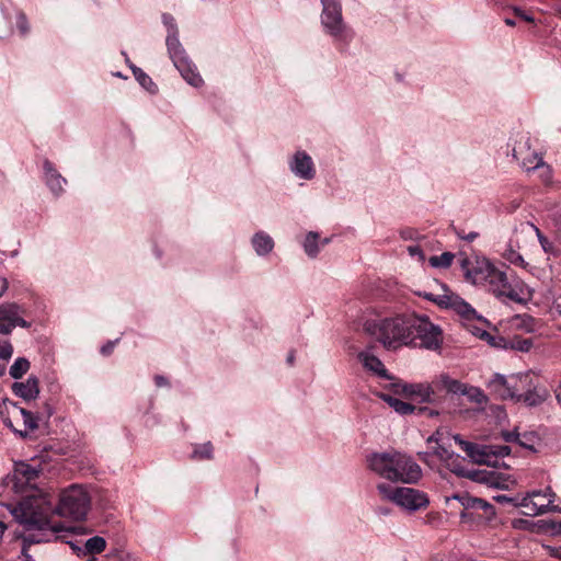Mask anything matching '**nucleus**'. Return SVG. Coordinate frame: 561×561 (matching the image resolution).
<instances>
[{
    "mask_svg": "<svg viewBox=\"0 0 561 561\" xmlns=\"http://www.w3.org/2000/svg\"><path fill=\"white\" fill-rule=\"evenodd\" d=\"M358 359L360 360V363L367 370L376 374L378 377L389 379V380L392 379L391 376L388 375V371L385 368V365L382 364V362L378 357L373 355L370 352H368V351L360 352L358 354Z\"/></svg>",
    "mask_w": 561,
    "mask_h": 561,
    "instance_id": "412c9836",
    "label": "nucleus"
},
{
    "mask_svg": "<svg viewBox=\"0 0 561 561\" xmlns=\"http://www.w3.org/2000/svg\"><path fill=\"white\" fill-rule=\"evenodd\" d=\"M433 385L436 389H444L448 393L461 394L465 392L467 383H463L457 379L451 378L447 374H440L435 377Z\"/></svg>",
    "mask_w": 561,
    "mask_h": 561,
    "instance_id": "4be33fe9",
    "label": "nucleus"
},
{
    "mask_svg": "<svg viewBox=\"0 0 561 561\" xmlns=\"http://www.w3.org/2000/svg\"><path fill=\"white\" fill-rule=\"evenodd\" d=\"M290 171L301 180L310 181L316 176V167L312 158L304 150H298L289 160Z\"/></svg>",
    "mask_w": 561,
    "mask_h": 561,
    "instance_id": "dca6fc26",
    "label": "nucleus"
},
{
    "mask_svg": "<svg viewBox=\"0 0 561 561\" xmlns=\"http://www.w3.org/2000/svg\"><path fill=\"white\" fill-rule=\"evenodd\" d=\"M472 333L477 336H479L481 340L486 341L491 345H496L495 343V336H493L491 333H489L483 328L472 325Z\"/></svg>",
    "mask_w": 561,
    "mask_h": 561,
    "instance_id": "ea45409f",
    "label": "nucleus"
},
{
    "mask_svg": "<svg viewBox=\"0 0 561 561\" xmlns=\"http://www.w3.org/2000/svg\"><path fill=\"white\" fill-rule=\"evenodd\" d=\"M442 287L444 288L443 295L436 296L432 293H424L422 296L430 301L436 302L440 307L453 309L468 323L474 321L481 324L486 323V320L478 314L477 311L460 296L450 291L445 285H442Z\"/></svg>",
    "mask_w": 561,
    "mask_h": 561,
    "instance_id": "9d476101",
    "label": "nucleus"
},
{
    "mask_svg": "<svg viewBox=\"0 0 561 561\" xmlns=\"http://www.w3.org/2000/svg\"><path fill=\"white\" fill-rule=\"evenodd\" d=\"M531 505H533L531 513L534 515H542L547 512H560L561 513V507L553 505L552 499H548L547 503H538V502L531 501Z\"/></svg>",
    "mask_w": 561,
    "mask_h": 561,
    "instance_id": "72a5a7b5",
    "label": "nucleus"
},
{
    "mask_svg": "<svg viewBox=\"0 0 561 561\" xmlns=\"http://www.w3.org/2000/svg\"><path fill=\"white\" fill-rule=\"evenodd\" d=\"M43 168L46 185L54 195L59 196L64 192L67 180L54 168L49 160L44 161Z\"/></svg>",
    "mask_w": 561,
    "mask_h": 561,
    "instance_id": "a211bd4d",
    "label": "nucleus"
},
{
    "mask_svg": "<svg viewBox=\"0 0 561 561\" xmlns=\"http://www.w3.org/2000/svg\"><path fill=\"white\" fill-rule=\"evenodd\" d=\"M456 234L459 239L468 241V242H472L473 240H476L479 237V233L476 231L465 233L463 230H456Z\"/></svg>",
    "mask_w": 561,
    "mask_h": 561,
    "instance_id": "49530a36",
    "label": "nucleus"
},
{
    "mask_svg": "<svg viewBox=\"0 0 561 561\" xmlns=\"http://www.w3.org/2000/svg\"><path fill=\"white\" fill-rule=\"evenodd\" d=\"M380 398L388 403L390 408H392L397 413L401 415H407L413 413L415 410L422 412L423 408H416L408 402H404L398 398H394L390 394H381Z\"/></svg>",
    "mask_w": 561,
    "mask_h": 561,
    "instance_id": "bb28decb",
    "label": "nucleus"
},
{
    "mask_svg": "<svg viewBox=\"0 0 561 561\" xmlns=\"http://www.w3.org/2000/svg\"><path fill=\"white\" fill-rule=\"evenodd\" d=\"M213 457V446L210 443H205L195 447L193 458L195 459H210Z\"/></svg>",
    "mask_w": 561,
    "mask_h": 561,
    "instance_id": "e433bc0d",
    "label": "nucleus"
},
{
    "mask_svg": "<svg viewBox=\"0 0 561 561\" xmlns=\"http://www.w3.org/2000/svg\"><path fill=\"white\" fill-rule=\"evenodd\" d=\"M25 309L16 302L0 305V333L10 334L16 327L28 329L31 322L24 319Z\"/></svg>",
    "mask_w": 561,
    "mask_h": 561,
    "instance_id": "f8f14e48",
    "label": "nucleus"
},
{
    "mask_svg": "<svg viewBox=\"0 0 561 561\" xmlns=\"http://www.w3.org/2000/svg\"><path fill=\"white\" fill-rule=\"evenodd\" d=\"M13 354V346L10 342H0V360L8 363Z\"/></svg>",
    "mask_w": 561,
    "mask_h": 561,
    "instance_id": "79ce46f5",
    "label": "nucleus"
},
{
    "mask_svg": "<svg viewBox=\"0 0 561 561\" xmlns=\"http://www.w3.org/2000/svg\"><path fill=\"white\" fill-rule=\"evenodd\" d=\"M547 398L548 391L545 387L531 383V387H527L524 394L518 397V402H524L528 407H536L541 404Z\"/></svg>",
    "mask_w": 561,
    "mask_h": 561,
    "instance_id": "b1692460",
    "label": "nucleus"
},
{
    "mask_svg": "<svg viewBox=\"0 0 561 561\" xmlns=\"http://www.w3.org/2000/svg\"><path fill=\"white\" fill-rule=\"evenodd\" d=\"M512 386L510 388L512 392L511 400L518 402V397L524 394L527 387H531V376L530 374H517L511 375Z\"/></svg>",
    "mask_w": 561,
    "mask_h": 561,
    "instance_id": "a878e982",
    "label": "nucleus"
},
{
    "mask_svg": "<svg viewBox=\"0 0 561 561\" xmlns=\"http://www.w3.org/2000/svg\"><path fill=\"white\" fill-rule=\"evenodd\" d=\"M505 23H506L507 25H515V22H514L513 20H511V19H506V20H505Z\"/></svg>",
    "mask_w": 561,
    "mask_h": 561,
    "instance_id": "052dcab7",
    "label": "nucleus"
},
{
    "mask_svg": "<svg viewBox=\"0 0 561 561\" xmlns=\"http://www.w3.org/2000/svg\"><path fill=\"white\" fill-rule=\"evenodd\" d=\"M321 4L320 21L323 32L335 45L347 47L355 33L343 19L341 0H321Z\"/></svg>",
    "mask_w": 561,
    "mask_h": 561,
    "instance_id": "39448f33",
    "label": "nucleus"
},
{
    "mask_svg": "<svg viewBox=\"0 0 561 561\" xmlns=\"http://www.w3.org/2000/svg\"><path fill=\"white\" fill-rule=\"evenodd\" d=\"M377 490L382 499L389 500L396 504V496L398 493V488H392L387 483H379L377 485Z\"/></svg>",
    "mask_w": 561,
    "mask_h": 561,
    "instance_id": "4c0bfd02",
    "label": "nucleus"
},
{
    "mask_svg": "<svg viewBox=\"0 0 561 561\" xmlns=\"http://www.w3.org/2000/svg\"><path fill=\"white\" fill-rule=\"evenodd\" d=\"M499 502L510 501L505 495H500L495 497Z\"/></svg>",
    "mask_w": 561,
    "mask_h": 561,
    "instance_id": "13d9d810",
    "label": "nucleus"
},
{
    "mask_svg": "<svg viewBox=\"0 0 561 561\" xmlns=\"http://www.w3.org/2000/svg\"><path fill=\"white\" fill-rule=\"evenodd\" d=\"M318 238V233L309 232L305 239L304 249L310 257H314L319 253Z\"/></svg>",
    "mask_w": 561,
    "mask_h": 561,
    "instance_id": "f704fd0d",
    "label": "nucleus"
},
{
    "mask_svg": "<svg viewBox=\"0 0 561 561\" xmlns=\"http://www.w3.org/2000/svg\"><path fill=\"white\" fill-rule=\"evenodd\" d=\"M455 254L451 252H444L440 255H433L430 257V264L437 268H447L451 265Z\"/></svg>",
    "mask_w": 561,
    "mask_h": 561,
    "instance_id": "2f4dec72",
    "label": "nucleus"
},
{
    "mask_svg": "<svg viewBox=\"0 0 561 561\" xmlns=\"http://www.w3.org/2000/svg\"><path fill=\"white\" fill-rule=\"evenodd\" d=\"M453 439L473 462L479 465L496 467L497 458L511 453L507 445H479L462 439L460 435H453Z\"/></svg>",
    "mask_w": 561,
    "mask_h": 561,
    "instance_id": "0eeeda50",
    "label": "nucleus"
},
{
    "mask_svg": "<svg viewBox=\"0 0 561 561\" xmlns=\"http://www.w3.org/2000/svg\"><path fill=\"white\" fill-rule=\"evenodd\" d=\"M7 370V363L3 360H0V377H2L5 374Z\"/></svg>",
    "mask_w": 561,
    "mask_h": 561,
    "instance_id": "4d7b16f0",
    "label": "nucleus"
},
{
    "mask_svg": "<svg viewBox=\"0 0 561 561\" xmlns=\"http://www.w3.org/2000/svg\"><path fill=\"white\" fill-rule=\"evenodd\" d=\"M9 283L5 277L0 276V297L8 290Z\"/></svg>",
    "mask_w": 561,
    "mask_h": 561,
    "instance_id": "864d4df0",
    "label": "nucleus"
},
{
    "mask_svg": "<svg viewBox=\"0 0 561 561\" xmlns=\"http://www.w3.org/2000/svg\"><path fill=\"white\" fill-rule=\"evenodd\" d=\"M71 548L77 552L78 556H91L101 553L106 548V540L103 537L94 536L89 538L83 547H79L77 545H71Z\"/></svg>",
    "mask_w": 561,
    "mask_h": 561,
    "instance_id": "5701e85b",
    "label": "nucleus"
},
{
    "mask_svg": "<svg viewBox=\"0 0 561 561\" xmlns=\"http://www.w3.org/2000/svg\"><path fill=\"white\" fill-rule=\"evenodd\" d=\"M533 343L529 340H523L518 343L517 348L522 352H528L531 347Z\"/></svg>",
    "mask_w": 561,
    "mask_h": 561,
    "instance_id": "3c124183",
    "label": "nucleus"
},
{
    "mask_svg": "<svg viewBox=\"0 0 561 561\" xmlns=\"http://www.w3.org/2000/svg\"><path fill=\"white\" fill-rule=\"evenodd\" d=\"M154 381H156V385L158 387H162V386H165L168 383L167 379L163 376H156L154 377Z\"/></svg>",
    "mask_w": 561,
    "mask_h": 561,
    "instance_id": "5fc2aeb1",
    "label": "nucleus"
},
{
    "mask_svg": "<svg viewBox=\"0 0 561 561\" xmlns=\"http://www.w3.org/2000/svg\"><path fill=\"white\" fill-rule=\"evenodd\" d=\"M466 278L474 285L488 284L490 291L499 299H508L518 304H527L533 299L534 290L520 279L510 280L504 271L495 267L490 261H477L471 268H466Z\"/></svg>",
    "mask_w": 561,
    "mask_h": 561,
    "instance_id": "f03ea898",
    "label": "nucleus"
},
{
    "mask_svg": "<svg viewBox=\"0 0 561 561\" xmlns=\"http://www.w3.org/2000/svg\"><path fill=\"white\" fill-rule=\"evenodd\" d=\"M550 311L552 314L561 316V299H557L552 302Z\"/></svg>",
    "mask_w": 561,
    "mask_h": 561,
    "instance_id": "8fccbe9b",
    "label": "nucleus"
},
{
    "mask_svg": "<svg viewBox=\"0 0 561 561\" xmlns=\"http://www.w3.org/2000/svg\"><path fill=\"white\" fill-rule=\"evenodd\" d=\"M511 376L506 377L501 374H494L493 377L488 382V388L490 389V391L495 393L499 398L503 400L511 399Z\"/></svg>",
    "mask_w": 561,
    "mask_h": 561,
    "instance_id": "aec40b11",
    "label": "nucleus"
},
{
    "mask_svg": "<svg viewBox=\"0 0 561 561\" xmlns=\"http://www.w3.org/2000/svg\"><path fill=\"white\" fill-rule=\"evenodd\" d=\"M16 26L22 35L27 34L28 32V24L26 16L23 13H19L16 16Z\"/></svg>",
    "mask_w": 561,
    "mask_h": 561,
    "instance_id": "37998d69",
    "label": "nucleus"
},
{
    "mask_svg": "<svg viewBox=\"0 0 561 561\" xmlns=\"http://www.w3.org/2000/svg\"><path fill=\"white\" fill-rule=\"evenodd\" d=\"M21 414L23 415V421H24V425L28 428V430H36L38 427V419L36 415H34L32 412L25 410V409H21Z\"/></svg>",
    "mask_w": 561,
    "mask_h": 561,
    "instance_id": "58836bf2",
    "label": "nucleus"
},
{
    "mask_svg": "<svg viewBox=\"0 0 561 561\" xmlns=\"http://www.w3.org/2000/svg\"><path fill=\"white\" fill-rule=\"evenodd\" d=\"M39 470L24 461L16 462L14 470L3 479V485L10 491L21 494L23 497L16 506L30 496H41L42 494L28 493L38 478Z\"/></svg>",
    "mask_w": 561,
    "mask_h": 561,
    "instance_id": "6e6552de",
    "label": "nucleus"
},
{
    "mask_svg": "<svg viewBox=\"0 0 561 561\" xmlns=\"http://www.w3.org/2000/svg\"><path fill=\"white\" fill-rule=\"evenodd\" d=\"M462 396H466L471 402H474L480 405L485 404L488 402L486 396L478 387L467 385Z\"/></svg>",
    "mask_w": 561,
    "mask_h": 561,
    "instance_id": "473e14b6",
    "label": "nucleus"
},
{
    "mask_svg": "<svg viewBox=\"0 0 561 561\" xmlns=\"http://www.w3.org/2000/svg\"><path fill=\"white\" fill-rule=\"evenodd\" d=\"M466 265H467V260H463L462 266L466 267Z\"/></svg>",
    "mask_w": 561,
    "mask_h": 561,
    "instance_id": "0e129e2a",
    "label": "nucleus"
},
{
    "mask_svg": "<svg viewBox=\"0 0 561 561\" xmlns=\"http://www.w3.org/2000/svg\"><path fill=\"white\" fill-rule=\"evenodd\" d=\"M165 44L170 58L183 79L193 87L202 85L203 79L199 73L196 72L195 66L187 58L185 49L180 43L179 33L168 34Z\"/></svg>",
    "mask_w": 561,
    "mask_h": 561,
    "instance_id": "1a4fd4ad",
    "label": "nucleus"
},
{
    "mask_svg": "<svg viewBox=\"0 0 561 561\" xmlns=\"http://www.w3.org/2000/svg\"><path fill=\"white\" fill-rule=\"evenodd\" d=\"M396 504L403 510L415 512L428 505L427 495L416 489L398 486Z\"/></svg>",
    "mask_w": 561,
    "mask_h": 561,
    "instance_id": "2eb2a0df",
    "label": "nucleus"
},
{
    "mask_svg": "<svg viewBox=\"0 0 561 561\" xmlns=\"http://www.w3.org/2000/svg\"><path fill=\"white\" fill-rule=\"evenodd\" d=\"M368 468L391 482L416 483L422 478V469L409 455L398 451L374 453L367 457Z\"/></svg>",
    "mask_w": 561,
    "mask_h": 561,
    "instance_id": "7ed1b4c3",
    "label": "nucleus"
},
{
    "mask_svg": "<svg viewBox=\"0 0 561 561\" xmlns=\"http://www.w3.org/2000/svg\"><path fill=\"white\" fill-rule=\"evenodd\" d=\"M536 232L538 236V240L543 249L545 252H551L552 251V243L540 232L539 229L536 228Z\"/></svg>",
    "mask_w": 561,
    "mask_h": 561,
    "instance_id": "c03bdc74",
    "label": "nucleus"
},
{
    "mask_svg": "<svg viewBox=\"0 0 561 561\" xmlns=\"http://www.w3.org/2000/svg\"><path fill=\"white\" fill-rule=\"evenodd\" d=\"M12 391L15 396L26 401L34 400L39 394L38 378L34 375H31L24 382H14L12 385Z\"/></svg>",
    "mask_w": 561,
    "mask_h": 561,
    "instance_id": "6ab92c4d",
    "label": "nucleus"
},
{
    "mask_svg": "<svg viewBox=\"0 0 561 561\" xmlns=\"http://www.w3.org/2000/svg\"><path fill=\"white\" fill-rule=\"evenodd\" d=\"M133 73L136 80L140 83V85L145 88L147 91L151 93H154L157 91V85L142 69L133 67Z\"/></svg>",
    "mask_w": 561,
    "mask_h": 561,
    "instance_id": "7c9ffc66",
    "label": "nucleus"
},
{
    "mask_svg": "<svg viewBox=\"0 0 561 561\" xmlns=\"http://www.w3.org/2000/svg\"><path fill=\"white\" fill-rule=\"evenodd\" d=\"M117 341L118 340L107 342L105 345L101 347V353L105 356L110 355L113 352Z\"/></svg>",
    "mask_w": 561,
    "mask_h": 561,
    "instance_id": "09e8293b",
    "label": "nucleus"
},
{
    "mask_svg": "<svg viewBox=\"0 0 561 561\" xmlns=\"http://www.w3.org/2000/svg\"><path fill=\"white\" fill-rule=\"evenodd\" d=\"M513 157L527 172L545 168L546 172L549 173V169L545 165L542 157L539 156L537 151L530 149L528 138L525 141H519V144L513 148Z\"/></svg>",
    "mask_w": 561,
    "mask_h": 561,
    "instance_id": "4468645a",
    "label": "nucleus"
},
{
    "mask_svg": "<svg viewBox=\"0 0 561 561\" xmlns=\"http://www.w3.org/2000/svg\"><path fill=\"white\" fill-rule=\"evenodd\" d=\"M252 245L257 255H266L273 250L274 241L267 233L260 231L253 236Z\"/></svg>",
    "mask_w": 561,
    "mask_h": 561,
    "instance_id": "cd10ccee",
    "label": "nucleus"
},
{
    "mask_svg": "<svg viewBox=\"0 0 561 561\" xmlns=\"http://www.w3.org/2000/svg\"><path fill=\"white\" fill-rule=\"evenodd\" d=\"M87 561H99L95 557H90Z\"/></svg>",
    "mask_w": 561,
    "mask_h": 561,
    "instance_id": "e2e57ef3",
    "label": "nucleus"
},
{
    "mask_svg": "<svg viewBox=\"0 0 561 561\" xmlns=\"http://www.w3.org/2000/svg\"><path fill=\"white\" fill-rule=\"evenodd\" d=\"M438 433L433 434L427 442L431 444L435 442L437 446L434 448L433 454L436 455L440 460L448 461L451 460V463L448 465L450 470L460 477H469L474 481L488 482L486 471H478V472H468L462 468V466L458 462L459 456L455 455L451 450L440 444V439L438 438Z\"/></svg>",
    "mask_w": 561,
    "mask_h": 561,
    "instance_id": "9b49d317",
    "label": "nucleus"
},
{
    "mask_svg": "<svg viewBox=\"0 0 561 561\" xmlns=\"http://www.w3.org/2000/svg\"><path fill=\"white\" fill-rule=\"evenodd\" d=\"M393 391L396 393L404 394L408 398L419 400L420 402L433 403L436 401L435 398V386L428 382H394L392 383Z\"/></svg>",
    "mask_w": 561,
    "mask_h": 561,
    "instance_id": "ddd939ff",
    "label": "nucleus"
},
{
    "mask_svg": "<svg viewBox=\"0 0 561 561\" xmlns=\"http://www.w3.org/2000/svg\"><path fill=\"white\" fill-rule=\"evenodd\" d=\"M523 18H524L526 21H529V22H530V21H533V19H531L530 16H528V15H523Z\"/></svg>",
    "mask_w": 561,
    "mask_h": 561,
    "instance_id": "680f3d73",
    "label": "nucleus"
},
{
    "mask_svg": "<svg viewBox=\"0 0 561 561\" xmlns=\"http://www.w3.org/2000/svg\"><path fill=\"white\" fill-rule=\"evenodd\" d=\"M503 257L508 261L510 263L514 264V265H517V266H525V260L524 257L519 254L518 251H516L512 243L507 244L505 250L503 251L502 253Z\"/></svg>",
    "mask_w": 561,
    "mask_h": 561,
    "instance_id": "c9c22d12",
    "label": "nucleus"
},
{
    "mask_svg": "<svg viewBox=\"0 0 561 561\" xmlns=\"http://www.w3.org/2000/svg\"><path fill=\"white\" fill-rule=\"evenodd\" d=\"M91 506V496L88 490L78 484H72L59 494L56 506L45 495L30 496L19 506H9L15 519L28 528L45 529L49 527L50 516L56 513L61 517L73 520L83 519Z\"/></svg>",
    "mask_w": 561,
    "mask_h": 561,
    "instance_id": "f257e3e1",
    "label": "nucleus"
},
{
    "mask_svg": "<svg viewBox=\"0 0 561 561\" xmlns=\"http://www.w3.org/2000/svg\"><path fill=\"white\" fill-rule=\"evenodd\" d=\"M30 369V362L24 357H19L11 365L9 373L14 379H20Z\"/></svg>",
    "mask_w": 561,
    "mask_h": 561,
    "instance_id": "c756f323",
    "label": "nucleus"
},
{
    "mask_svg": "<svg viewBox=\"0 0 561 561\" xmlns=\"http://www.w3.org/2000/svg\"><path fill=\"white\" fill-rule=\"evenodd\" d=\"M552 556L557 559L561 560V546L557 547L552 550Z\"/></svg>",
    "mask_w": 561,
    "mask_h": 561,
    "instance_id": "6e6d98bb",
    "label": "nucleus"
},
{
    "mask_svg": "<svg viewBox=\"0 0 561 561\" xmlns=\"http://www.w3.org/2000/svg\"><path fill=\"white\" fill-rule=\"evenodd\" d=\"M411 313L397 314L380 319L367 320L364 330L376 339L383 347L396 350L407 342H411L410 333Z\"/></svg>",
    "mask_w": 561,
    "mask_h": 561,
    "instance_id": "20e7f679",
    "label": "nucleus"
},
{
    "mask_svg": "<svg viewBox=\"0 0 561 561\" xmlns=\"http://www.w3.org/2000/svg\"><path fill=\"white\" fill-rule=\"evenodd\" d=\"M454 499L463 507V511L460 513L461 519H466L468 517V511H483L488 518L495 514L493 505L482 499L473 497L469 494H458L455 495Z\"/></svg>",
    "mask_w": 561,
    "mask_h": 561,
    "instance_id": "f3484780",
    "label": "nucleus"
},
{
    "mask_svg": "<svg viewBox=\"0 0 561 561\" xmlns=\"http://www.w3.org/2000/svg\"><path fill=\"white\" fill-rule=\"evenodd\" d=\"M411 342L407 346H419L426 350H437L443 342V333L438 325L425 316L411 313L410 323Z\"/></svg>",
    "mask_w": 561,
    "mask_h": 561,
    "instance_id": "423d86ee",
    "label": "nucleus"
},
{
    "mask_svg": "<svg viewBox=\"0 0 561 561\" xmlns=\"http://www.w3.org/2000/svg\"><path fill=\"white\" fill-rule=\"evenodd\" d=\"M556 494L552 492L550 488H547L545 491H534L528 495V497L524 499L523 506H525L529 512L528 515H533L531 513V501L538 503H547L548 499H554Z\"/></svg>",
    "mask_w": 561,
    "mask_h": 561,
    "instance_id": "c85d7f7f",
    "label": "nucleus"
},
{
    "mask_svg": "<svg viewBox=\"0 0 561 561\" xmlns=\"http://www.w3.org/2000/svg\"><path fill=\"white\" fill-rule=\"evenodd\" d=\"M408 251H409V253H410L412 256H414V255H419V256H421V257L423 256L422 249H421L420 247H417V245H410V247L408 248Z\"/></svg>",
    "mask_w": 561,
    "mask_h": 561,
    "instance_id": "603ef678",
    "label": "nucleus"
},
{
    "mask_svg": "<svg viewBox=\"0 0 561 561\" xmlns=\"http://www.w3.org/2000/svg\"><path fill=\"white\" fill-rule=\"evenodd\" d=\"M162 23L167 27L168 34L179 33L175 19L170 13L162 14Z\"/></svg>",
    "mask_w": 561,
    "mask_h": 561,
    "instance_id": "a19ab883",
    "label": "nucleus"
},
{
    "mask_svg": "<svg viewBox=\"0 0 561 561\" xmlns=\"http://www.w3.org/2000/svg\"><path fill=\"white\" fill-rule=\"evenodd\" d=\"M531 437L524 434H519V440H517V444L524 448L533 449V445L530 444Z\"/></svg>",
    "mask_w": 561,
    "mask_h": 561,
    "instance_id": "de8ad7c7",
    "label": "nucleus"
},
{
    "mask_svg": "<svg viewBox=\"0 0 561 561\" xmlns=\"http://www.w3.org/2000/svg\"><path fill=\"white\" fill-rule=\"evenodd\" d=\"M293 360H294V354H293V353H290V354L288 355V357H287V362L291 364V363H293Z\"/></svg>",
    "mask_w": 561,
    "mask_h": 561,
    "instance_id": "bf43d9fd",
    "label": "nucleus"
},
{
    "mask_svg": "<svg viewBox=\"0 0 561 561\" xmlns=\"http://www.w3.org/2000/svg\"><path fill=\"white\" fill-rule=\"evenodd\" d=\"M510 323L513 328L527 333H534L540 328V321L527 313L515 314L511 318Z\"/></svg>",
    "mask_w": 561,
    "mask_h": 561,
    "instance_id": "393cba45",
    "label": "nucleus"
},
{
    "mask_svg": "<svg viewBox=\"0 0 561 561\" xmlns=\"http://www.w3.org/2000/svg\"><path fill=\"white\" fill-rule=\"evenodd\" d=\"M502 437L506 443H516L519 440V433L515 431H505L502 432Z\"/></svg>",
    "mask_w": 561,
    "mask_h": 561,
    "instance_id": "a18cd8bd",
    "label": "nucleus"
}]
</instances>
